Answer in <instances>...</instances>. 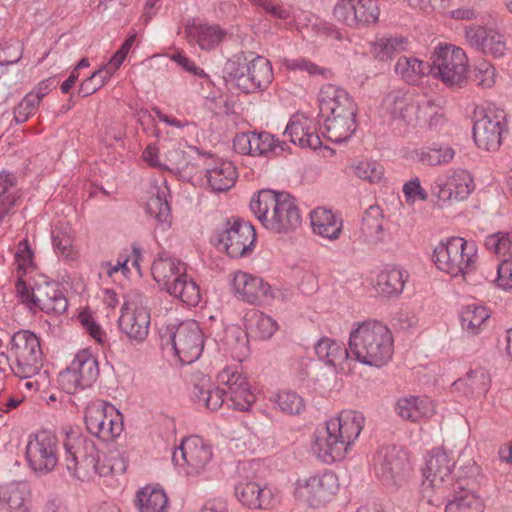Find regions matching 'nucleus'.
Instances as JSON below:
<instances>
[{
    "mask_svg": "<svg viewBox=\"0 0 512 512\" xmlns=\"http://www.w3.org/2000/svg\"><path fill=\"white\" fill-rule=\"evenodd\" d=\"M407 465L406 454L395 445L382 447L375 458V471L383 481H393Z\"/></svg>",
    "mask_w": 512,
    "mask_h": 512,
    "instance_id": "nucleus-24",
    "label": "nucleus"
},
{
    "mask_svg": "<svg viewBox=\"0 0 512 512\" xmlns=\"http://www.w3.org/2000/svg\"><path fill=\"white\" fill-rule=\"evenodd\" d=\"M194 395L199 402L211 411H216L226 402V392L220 387H214L210 379L203 376L194 384Z\"/></svg>",
    "mask_w": 512,
    "mask_h": 512,
    "instance_id": "nucleus-36",
    "label": "nucleus"
},
{
    "mask_svg": "<svg viewBox=\"0 0 512 512\" xmlns=\"http://www.w3.org/2000/svg\"><path fill=\"white\" fill-rule=\"evenodd\" d=\"M148 299L138 291H131L122 306L119 318L120 330L131 341L143 342L149 333L150 313Z\"/></svg>",
    "mask_w": 512,
    "mask_h": 512,
    "instance_id": "nucleus-10",
    "label": "nucleus"
},
{
    "mask_svg": "<svg viewBox=\"0 0 512 512\" xmlns=\"http://www.w3.org/2000/svg\"><path fill=\"white\" fill-rule=\"evenodd\" d=\"M340 489V484L337 475L331 470L322 472V499L335 496Z\"/></svg>",
    "mask_w": 512,
    "mask_h": 512,
    "instance_id": "nucleus-63",
    "label": "nucleus"
},
{
    "mask_svg": "<svg viewBox=\"0 0 512 512\" xmlns=\"http://www.w3.org/2000/svg\"><path fill=\"white\" fill-rule=\"evenodd\" d=\"M185 32L190 42H196L203 50H210L219 45L226 36V31L217 24L196 23L188 21Z\"/></svg>",
    "mask_w": 512,
    "mask_h": 512,
    "instance_id": "nucleus-29",
    "label": "nucleus"
},
{
    "mask_svg": "<svg viewBox=\"0 0 512 512\" xmlns=\"http://www.w3.org/2000/svg\"><path fill=\"white\" fill-rule=\"evenodd\" d=\"M151 273L162 290L189 306H196L201 300L198 284L187 274L186 264L177 258L160 256L154 260Z\"/></svg>",
    "mask_w": 512,
    "mask_h": 512,
    "instance_id": "nucleus-2",
    "label": "nucleus"
},
{
    "mask_svg": "<svg viewBox=\"0 0 512 512\" xmlns=\"http://www.w3.org/2000/svg\"><path fill=\"white\" fill-rule=\"evenodd\" d=\"M175 354L183 364L196 361L203 351L204 339L199 324L188 320L176 326L169 335Z\"/></svg>",
    "mask_w": 512,
    "mask_h": 512,
    "instance_id": "nucleus-15",
    "label": "nucleus"
},
{
    "mask_svg": "<svg viewBox=\"0 0 512 512\" xmlns=\"http://www.w3.org/2000/svg\"><path fill=\"white\" fill-rule=\"evenodd\" d=\"M429 73L439 77L448 87L460 88L467 75L465 52L452 45H439L431 56Z\"/></svg>",
    "mask_w": 512,
    "mask_h": 512,
    "instance_id": "nucleus-8",
    "label": "nucleus"
},
{
    "mask_svg": "<svg viewBox=\"0 0 512 512\" xmlns=\"http://www.w3.org/2000/svg\"><path fill=\"white\" fill-rule=\"evenodd\" d=\"M308 122L303 115H294L290 118L284 134L290 138L292 143H297L302 148L317 150L320 148V136L316 130H310Z\"/></svg>",
    "mask_w": 512,
    "mask_h": 512,
    "instance_id": "nucleus-30",
    "label": "nucleus"
},
{
    "mask_svg": "<svg viewBox=\"0 0 512 512\" xmlns=\"http://www.w3.org/2000/svg\"><path fill=\"white\" fill-rule=\"evenodd\" d=\"M343 231V219L330 209L322 208V238L337 240Z\"/></svg>",
    "mask_w": 512,
    "mask_h": 512,
    "instance_id": "nucleus-51",
    "label": "nucleus"
},
{
    "mask_svg": "<svg viewBox=\"0 0 512 512\" xmlns=\"http://www.w3.org/2000/svg\"><path fill=\"white\" fill-rule=\"evenodd\" d=\"M407 279L406 271L387 267L377 276V288L383 296L398 297L403 292Z\"/></svg>",
    "mask_w": 512,
    "mask_h": 512,
    "instance_id": "nucleus-35",
    "label": "nucleus"
},
{
    "mask_svg": "<svg viewBox=\"0 0 512 512\" xmlns=\"http://www.w3.org/2000/svg\"><path fill=\"white\" fill-rule=\"evenodd\" d=\"M354 172L360 179L376 183L382 179L384 168L376 161L365 160L354 166Z\"/></svg>",
    "mask_w": 512,
    "mask_h": 512,
    "instance_id": "nucleus-53",
    "label": "nucleus"
},
{
    "mask_svg": "<svg viewBox=\"0 0 512 512\" xmlns=\"http://www.w3.org/2000/svg\"><path fill=\"white\" fill-rule=\"evenodd\" d=\"M84 420L89 433L103 441H110L123 431L121 413L103 400L97 399L87 405Z\"/></svg>",
    "mask_w": 512,
    "mask_h": 512,
    "instance_id": "nucleus-9",
    "label": "nucleus"
},
{
    "mask_svg": "<svg viewBox=\"0 0 512 512\" xmlns=\"http://www.w3.org/2000/svg\"><path fill=\"white\" fill-rule=\"evenodd\" d=\"M403 193L407 204H414L416 200L427 201L428 193L421 186L418 177L412 178L403 185Z\"/></svg>",
    "mask_w": 512,
    "mask_h": 512,
    "instance_id": "nucleus-59",
    "label": "nucleus"
},
{
    "mask_svg": "<svg viewBox=\"0 0 512 512\" xmlns=\"http://www.w3.org/2000/svg\"><path fill=\"white\" fill-rule=\"evenodd\" d=\"M364 416L361 412L344 410L339 416L325 422L326 438L322 461L333 463L343 459L360 435L364 426Z\"/></svg>",
    "mask_w": 512,
    "mask_h": 512,
    "instance_id": "nucleus-4",
    "label": "nucleus"
},
{
    "mask_svg": "<svg viewBox=\"0 0 512 512\" xmlns=\"http://www.w3.org/2000/svg\"><path fill=\"white\" fill-rule=\"evenodd\" d=\"M251 156H264L275 147L274 137L267 132H250Z\"/></svg>",
    "mask_w": 512,
    "mask_h": 512,
    "instance_id": "nucleus-56",
    "label": "nucleus"
},
{
    "mask_svg": "<svg viewBox=\"0 0 512 512\" xmlns=\"http://www.w3.org/2000/svg\"><path fill=\"white\" fill-rule=\"evenodd\" d=\"M245 323L247 328L261 339L270 338L278 329L274 319L258 310H251L247 313Z\"/></svg>",
    "mask_w": 512,
    "mask_h": 512,
    "instance_id": "nucleus-43",
    "label": "nucleus"
},
{
    "mask_svg": "<svg viewBox=\"0 0 512 512\" xmlns=\"http://www.w3.org/2000/svg\"><path fill=\"white\" fill-rule=\"evenodd\" d=\"M454 466V458L446 450L441 447L432 449L423 469L425 478L423 485L434 488L438 492L445 490L453 483L451 473Z\"/></svg>",
    "mask_w": 512,
    "mask_h": 512,
    "instance_id": "nucleus-19",
    "label": "nucleus"
},
{
    "mask_svg": "<svg viewBox=\"0 0 512 512\" xmlns=\"http://www.w3.org/2000/svg\"><path fill=\"white\" fill-rule=\"evenodd\" d=\"M15 262L17 265V274L26 273L29 269L33 268V252L28 243V240H21L17 245L15 253Z\"/></svg>",
    "mask_w": 512,
    "mask_h": 512,
    "instance_id": "nucleus-58",
    "label": "nucleus"
},
{
    "mask_svg": "<svg viewBox=\"0 0 512 512\" xmlns=\"http://www.w3.org/2000/svg\"><path fill=\"white\" fill-rule=\"evenodd\" d=\"M98 360L88 349L79 351L70 366L59 375V383L67 393L90 387L99 376Z\"/></svg>",
    "mask_w": 512,
    "mask_h": 512,
    "instance_id": "nucleus-11",
    "label": "nucleus"
},
{
    "mask_svg": "<svg viewBox=\"0 0 512 512\" xmlns=\"http://www.w3.org/2000/svg\"><path fill=\"white\" fill-rule=\"evenodd\" d=\"M136 505L140 512H165L168 497L164 490L153 486H146L138 491Z\"/></svg>",
    "mask_w": 512,
    "mask_h": 512,
    "instance_id": "nucleus-37",
    "label": "nucleus"
},
{
    "mask_svg": "<svg viewBox=\"0 0 512 512\" xmlns=\"http://www.w3.org/2000/svg\"><path fill=\"white\" fill-rule=\"evenodd\" d=\"M432 258L440 271L451 277H465L474 270L476 248L464 238L452 236L442 240L434 248Z\"/></svg>",
    "mask_w": 512,
    "mask_h": 512,
    "instance_id": "nucleus-6",
    "label": "nucleus"
},
{
    "mask_svg": "<svg viewBox=\"0 0 512 512\" xmlns=\"http://www.w3.org/2000/svg\"><path fill=\"white\" fill-rule=\"evenodd\" d=\"M378 0H339L334 6V17L349 27L375 23L379 18Z\"/></svg>",
    "mask_w": 512,
    "mask_h": 512,
    "instance_id": "nucleus-17",
    "label": "nucleus"
},
{
    "mask_svg": "<svg viewBox=\"0 0 512 512\" xmlns=\"http://www.w3.org/2000/svg\"><path fill=\"white\" fill-rule=\"evenodd\" d=\"M53 247L57 253L68 260L78 257V251L74 246V235L69 226L56 228L52 232Z\"/></svg>",
    "mask_w": 512,
    "mask_h": 512,
    "instance_id": "nucleus-45",
    "label": "nucleus"
},
{
    "mask_svg": "<svg viewBox=\"0 0 512 512\" xmlns=\"http://www.w3.org/2000/svg\"><path fill=\"white\" fill-rule=\"evenodd\" d=\"M429 407L427 402L418 396H409L398 399L396 412L403 420L417 422L423 417H428Z\"/></svg>",
    "mask_w": 512,
    "mask_h": 512,
    "instance_id": "nucleus-42",
    "label": "nucleus"
},
{
    "mask_svg": "<svg viewBox=\"0 0 512 512\" xmlns=\"http://www.w3.org/2000/svg\"><path fill=\"white\" fill-rule=\"evenodd\" d=\"M479 474V468L475 461L471 460L467 465L461 466L458 471L457 480L453 479V483L463 484L465 487L470 486V482H475V477Z\"/></svg>",
    "mask_w": 512,
    "mask_h": 512,
    "instance_id": "nucleus-64",
    "label": "nucleus"
},
{
    "mask_svg": "<svg viewBox=\"0 0 512 512\" xmlns=\"http://www.w3.org/2000/svg\"><path fill=\"white\" fill-rule=\"evenodd\" d=\"M15 292L16 296L19 298L20 302L25 304L30 310H34V297L33 287L30 288L25 280L23 279V274H17V281L15 284Z\"/></svg>",
    "mask_w": 512,
    "mask_h": 512,
    "instance_id": "nucleus-62",
    "label": "nucleus"
},
{
    "mask_svg": "<svg viewBox=\"0 0 512 512\" xmlns=\"http://www.w3.org/2000/svg\"><path fill=\"white\" fill-rule=\"evenodd\" d=\"M322 349L326 350L325 355H322V362L335 374L343 370L345 360L352 358L350 348L347 349L342 343L327 337H322Z\"/></svg>",
    "mask_w": 512,
    "mask_h": 512,
    "instance_id": "nucleus-40",
    "label": "nucleus"
},
{
    "mask_svg": "<svg viewBox=\"0 0 512 512\" xmlns=\"http://www.w3.org/2000/svg\"><path fill=\"white\" fill-rule=\"evenodd\" d=\"M447 182L455 196V201L465 200L475 187L471 174L462 169L454 171Z\"/></svg>",
    "mask_w": 512,
    "mask_h": 512,
    "instance_id": "nucleus-47",
    "label": "nucleus"
},
{
    "mask_svg": "<svg viewBox=\"0 0 512 512\" xmlns=\"http://www.w3.org/2000/svg\"><path fill=\"white\" fill-rule=\"evenodd\" d=\"M10 354L11 370L16 377L31 378L43 365L40 340L29 330H20L12 336Z\"/></svg>",
    "mask_w": 512,
    "mask_h": 512,
    "instance_id": "nucleus-7",
    "label": "nucleus"
},
{
    "mask_svg": "<svg viewBox=\"0 0 512 512\" xmlns=\"http://www.w3.org/2000/svg\"><path fill=\"white\" fill-rule=\"evenodd\" d=\"M466 41L476 50L493 58H502L507 51L505 37L494 29L483 26L466 28Z\"/></svg>",
    "mask_w": 512,
    "mask_h": 512,
    "instance_id": "nucleus-20",
    "label": "nucleus"
},
{
    "mask_svg": "<svg viewBox=\"0 0 512 512\" xmlns=\"http://www.w3.org/2000/svg\"><path fill=\"white\" fill-rule=\"evenodd\" d=\"M344 100H352L345 90L332 84L322 85V118L326 113H335Z\"/></svg>",
    "mask_w": 512,
    "mask_h": 512,
    "instance_id": "nucleus-48",
    "label": "nucleus"
},
{
    "mask_svg": "<svg viewBox=\"0 0 512 512\" xmlns=\"http://www.w3.org/2000/svg\"><path fill=\"white\" fill-rule=\"evenodd\" d=\"M405 49L406 39L404 37H382L373 43L371 53L376 59L387 61Z\"/></svg>",
    "mask_w": 512,
    "mask_h": 512,
    "instance_id": "nucleus-44",
    "label": "nucleus"
},
{
    "mask_svg": "<svg viewBox=\"0 0 512 512\" xmlns=\"http://www.w3.org/2000/svg\"><path fill=\"white\" fill-rule=\"evenodd\" d=\"M64 462L69 473L80 481L96 476H107L112 468L100 464V453L95 443L82 435L68 436L64 442Z\"/></svg>",
    "mask_w": 512,
    "mask_h": 512,
    "instance_id": "nucleus-5",
    "label": "nucleus"
},
{
    "mask_svg": "<svg viewBox=\"0 0 512 512\" xmlns=\"http://www.w3.org/2000/svg\"><path fill=\"white\" fill-rule=\"evenodd\" d=\"M232 285L237 298L251 305H268L282 296L280 290L272 288L261 277L243 271L234 273Z\"/></svg>",
    "mask_w": 512,
    "mask_h": 512,
    "instance_id": "nucleus-14",
    "label": "nucleus"
},
{
    "mask_svg": "<svg viewBox=\"0 0 512 512\" xmlns=\"http://www.w3.org/2000/svg\"><path fill=\"white\" fill-rule=\"evenodd\" d=\"M439 494L446 501L445 512H483L481 499L460 482L452 483Z\"/></svg>",
    "mask_w": 512,
    "mask_h": 512,
    "instance_id": "nucleus-22",
    "label": "nucleus"
},
{
    "mask_svg": "<svg viewBox=\"0 0 512 512\" xmlns=\"http://www.w3.org/2000/svg\"><path fill=\"white\" fill-rule=\"evenodd\" d=\"M319 492L320 476L314 474L297 480L294 496L299 503L310 508H317L320 503Z\"/></svg>",
    "mask_w": 512,
    "mask_h": 512,
    "instance_id": "nucleus-38",
    "label": "nucleus"
},
{
    "mask_svg": "<svg viewBox=\"0 0 512 512\" xmlns=\"http://www.w3.org/2000/svg\"><path fill=\"white\" fill-rule=\"evenodd\" d=\"M246 375H244L237 366H229L222 369L217 376L219 385L224 386L226 394L232 391L238 384H242L247 381Z\"/></svg>",
    "mask_w": 512,
    "mask_h": 512,
    "instance_id": "nucleus-54",
    "label": "nucleus"
},
{
    "mask_svg": "<svg viewBox=\"0 0 512 512\" xmlns=\"http://www.w3.org/2000/svg\"><path fill=\"white\" fill-rule=\"evenodd\" d=\"M490 318L488 309L477 304L466 305L460 315L461 327L469 335H477Z\"/></svg>",
    "mask_w": 512,
    "mask_h": 512,
    "instance_id": "nucleus-39",
    "label": "nucleus"
},
{
    "mask_svg": "<svg viewBox=\"0 0 512 512\" xmlns=\"http://www.w3.org/2000/svg\"><path fill=\"white\" fill-rule=\"evenodd\" d=\"M206 179L214 192H224L232 188L237 180L236 167L230 161L209 157L206 162Z\"/></svg>",
    "mask_w": 512,
    "mask_h": 512,
    "instance_id": "nucleus-26",
    "label": "nucleus"
},
{
    "mask_svg": "<svg viewBox=\"0 0 512 512\" xmlns=\"http://www.w3.org/2000/svg\"><path fill=\"white\" fill-rule=\"evenodd\" d=\"M383 231V216L379 206L372 205L362 216L361 232L370 238L378 239Z\"/></svg>",
    "mask_w": 512,
    "mask_h": 512,
    "instance_id": "nucleus-50",
    "label": "nucleus"
},
{
    "mask_svg": "<svg viewBox=\"0 0 512 512\" xmlns=\"http://www.w3.org/2000/svg\"><path fill=\"white\" fill-rule=\"evenodd\" d=\"M34 96H25L14 109V119L16 123L26 122L31 115L35 113L38 106L35 104Z\"/></svg>",
    "mask_w": 512,
    "mask_h": 512,
    "instance_id": "nucleus-61",
    "label": "nucleus"
},
{
    "mask_svg": "<svg viewBox=\"0 0 512 512\" xmlns=\"http://www.w3.org/2000/svg\"><path fill=\"white\" fill-rule=\"evenodd\" d=\"M212 459V449L199 436H189L181 441L172 455L173 462L183 469L187 476L202 473Z\"/></svg>",
    "mask_w": 512,
    "mask_h": 512,
    "instance_id": "nucleus-13",
    "label": "nucleus"
},
{
    "mask_svg": "<svg viewBox=\"0 0 512 512\" xmlns=\"http://www.w3.org/2000/svg\"><path fill=\"white\" fill-rule=\"evenodd\" d=\"M430 63L414 57H400L395 65V72L408 84H416L420 78L429 73Z\"/></svg>",
    "mask_w": 512,
    "mask_h": 512,
    "instance_id": "nucleus-41",
    "label": "nucleus"
},
{
    "mask_svg": "<svg viewBox=\"0 0 512 512\" xmlns=\"http://www.w3.org/2000/svg\"><path fill=\"white\" fill-rule=\"evenodd\" d=\"M235 495L242 505L250 509H270L275 504L272 489L253 481L238 484Z\"/></svg>",
    "mask_w": 512,
    "mask_h": 512,
    "instance_id": "nucleus-28",
    "label": "nucleus"
},
{
    "mask_svg": "<svg viewBox=\"0 0 512 512\" xmlns=\"http://www.w3.org/2000/svg\"><path fill=\"white\" fill-rule=\"evenodd\" d=\"M496 70L492 64L486 61L479 63L472 72V80L477 86L490 88L495 83Z\"/></svg>",
    "mask_w": 512,
    "mask_h": 512,
    "instance_id": "nucleus-57",
    "label": "nucleus"
},
{
    "mask_svg": "<svg viewBox=\"0 0 512 512\" xmlns=\"http://www.w3.org/2000/svg\"><path fill=\"white\" fill-rule=\"evenodd\" d=\"M34 309L48 315H60L68 308V301L55 282L37 283L33 287Z\"/></svg>",
    "mask_w": 512,
    "mask_h": 512,
    "instance_id": "nucleus-23",
    "label": "nucleus"
},
{
    "mask_svg": "<svg viewBox=\"0 0 512 512\" xmlns=\"http://www.w3.org/2000/svg\"><path fill=\"white\" fill-rule=\"evenodd\" d=\"M26 459L30 468L37 475L51 473L58 464V439L55 435L41 431L27 443Z\"/></svg>",
    "mask_w": 512,
    "mask_h": 512,
    "instance_id": "nucleus-12",
    "label": "nucleus"
},
{
    "mask_svg": "<svg viewBox=\"0 0 512 512\" xmlns=\"http://www.w3.org/2000/svg\"><path fill=\"white\" fill-rule=\"evenodd\" d=\"M284 201L276 217L268 224L267 230L278 235H290L302 224L300 210L295 198L290 195H282Z\"/></svg>",
    "mask_w": 512,
    "mask_h": 512,
    "instance_id": "nucleus-25",
    "label": "nucleus"
},
{
    "mask_svg": "<svg viewBox=\"0 0 512 512\" xmlns=\"http://www.w3.org/2000/svg\"><path fill=\"white\" fill-rule=\"evenodd\" d=\"M223 73L228 85L244 93L265 90L273 80L272 65L269 60L256 56L248 61L244 53L228 59Z\"/></svg>",
    "mask_w": 512,
    "mask_h": 512,
    "instance_id": "nucleus-3",
    "label": "nucleus"
},
{
    "mask_svg": "<svg viewBox=\"0 0 512 512\" xmlns=\"http://www.w3.org/2000/svg\"><path fill=\"white\" fill-rule=\"evenodd\" d=\"M255 400L256 396L248 380L240 385L238 384L237 387L226 394L228 407L239 411H248Z\"/></svg>",
    "mask_w": 512,
    "mask_h": 512,
    "instance_id": "nucleus-46",
    "label": "nucleus"
},
{
    "mask_svg": "<svg viewBox=\"0 0 512 512\" xmlns=\"http://www.w3.org/2000/svg\"><path fill=\"white\" fill-rule=\"evenodd\" d=\"M272 400L279 410L287 415H298L305 408L303 398L296 392L290 390L277 392Z\"/></svg>",
    "mask_w": 512,
    "mask_h": 512,
    "instance_id": "nucleus-49",
    "label": "nucleus"
},
{
    "mask_svg": "<svg viewBox=\"0 0 512 512\" xmlns=\"http://www.w3.org/2000/svg\"><path fill=\"white\" fill-rule=\"evenodd\" d=\"M287 194V192L263 189L252 198L250 209L265 229L276 217V213L278 214L284 201L282 195Z\"/></svg>",
    "mask_w": 512,
    "mask_h": 512,
    "instance_id": "nucleus-27",
    "label": "nucleus"
},
{
    "mask_svg": "<svg viewBox=\"0 0 512 512\" xmlns=\"http://www.w3.org/2000/svg\"><path fill=\"white\" fill-rule=\"evenodd\" d=\"M491 384L488 371L479 367L466 373L463 378L457 379L452 384L454 390L462 391L466 396H484Z\"/></svg>",
    "mask_w": 512,
    "mask_h": 512,
    "instance_id": "nucleus-32",
    "label": "nucleus"
},
{
    "mask_svg": "<svg viewBox=\"0 0 512 512\" xmlns=\"http://www.w3.org/2000/svg\"><path fill=\"white\" fill-rule=\"evenodd\" d=\"M219 244L232 258L250 254L255 246L256 232L252 224L239 219L228 221L218 237Z\"/></svg>",
    "mask_w": 512,
    "mask_h": 512,
    "instance_id": "nucleus-16",
    "label": "nucleus"
},
{
    "mask_svg": "<svg viewBox=\"0 0 512 512\" xmlns=\"http://www.w3.org/2000/svg\"><path fill=\"white\" fill-rule=\"evenodd\" d=\"M504 116L488 113L473 125L475 144L486 151H497L502 143Z\"/></svg>",
    "mask_w": 512,
    "mask_h": 512,
    "instance_id": "nucleus-21",
    "label": "nucleus"
},
{
    "mask_svg": "<svg viewBox=\"0 0 512 512\" xmlns=\"http://www.w3.org/2000/svg\"><path fill=\"white\" fill-rule=\"evenodd\" d=\"M30 490L24 482L7 483L0 488V501L8 512H29Z\"/></svg>",
    "mask_w": 512,
    "mask_h": 512,
    "instance_id": "nucleus-31",
    "label": "nucleus"
},
{
    "mask_svg": "<svg viewBox=\"0 0 512 512\" xmlns=\"http://www.w3.org/2000/svg\"><path fill=\"white\" fill-rule=\"evenodd\" d=\"M150 193L151 196L146 203L147 214L164 228L169 227L171 223V209L167 201L168 187L165 184L156 186Z\"/></svg>",
    "mask_w": 512,
    "mask_h": 512,
    "instance_id": "nucleus-34",
    "label": "nucleus"
},
{
    "mask_svg": "<svg viewBox=\"0 0 512 512\" xmlns=\"http://www.w3.org/2000/svg\"><path fill=\"white\" fill-rule=\"evenodd\" d=\"M355 325L349 336L352 358L368 366L385 365L393 355V336L389 328L371 320Z\"/></svg>",
    "mask_w": 512,
    "mask_h": 512,
    "instance_id": "nucleus-1",
    "label": "nucleus"
},
{
    "mask_svg": "<svg viewBox=\"0 0 512 512\" xmlns=\"http://www.w3.org/2000/svg\"><path fill=\"white\" fill-rule=\"evenodd\" d=\"M383 105L393 117L410 122L416 109L421 106L415 103L412 97L401 90H394L388 93L383 99Z\"/></svg>",
    "mask_w": 512,
    "mask_h": 512,
    "instance_id": "nucleus-33",
    "label": "nucleus"
},
{
    "mask_svg": "<svg viewBox=\"0 0 512 512\" xmlns=\"http://www.w3.org/2000/svg\"><path fill=\"white\" fill-rule=\"evenodd\" d=\"M254 6L260 7L271 17L286 20L290 17V9L282 4L274 3L272 0H248Z\"/></svg>",
    "mask_w": 512,
    "mask_h": 512,
    "instance_id": "nucleus-60",
    "label": "nucleus"
},
{
    "mask_svg": "<svg viewBox=\"0 0 512 512\" xmlns=\"http://www.w3.org/2000/svg\"><path fill=\"white\" fill-rule=\"evenodd\" d=\"M455 151L453 148L445 146L438 148H429L418 154V159L424 164L436 166L451 162L454 158Z\"/></svg>",
    "mask_w": 512,
    "mask_h": 512,
    "instance_id": "nucleus-52",
    "label": "nucleus"
},
{
    "mask_svg": "<svg viewBox=\"0 0 512 512\" xmlns=\"http://www.w3.org/2000/svg\"><path fill=\"white\" fill-rule=\"evenodd\" d=\"M322 120L325 128V132H322L323 137L334 143L348 140L357 127L354 101L344 100L343 105L335 110V113H326Z\"/></svg>",
    "mask_w": 512,
    "mask_h": 512,
    "instance_id": "nucleus-18",
    "label": "nucleus"
},
{
    "mask_svg": "<svg viewBox=\"0 0 512 512\" xmlns=\"http://www.w3.org/2000/svg\"><path fill=\"white\" fill-rule=\"evenodd\" d=\"M111 78V76L100 67L92 75L86 78L79 87V94L87 97L98 91Z\"/></svg>",
    "mask_w": 512,
    "mask_h": 512,
    "instance_id": "nucleus-55",
    "label": "nucleus"
}]
</instances>
